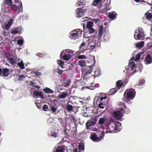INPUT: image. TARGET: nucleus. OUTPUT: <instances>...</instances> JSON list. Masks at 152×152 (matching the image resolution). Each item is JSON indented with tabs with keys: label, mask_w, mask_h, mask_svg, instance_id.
I'll list each match as a JSON object with an SVG mask.
<instances>
[{
	"label": "nucleus",
	"mask_w": 152,
	"mask_h": 152,
	"mask_svg": "<svg viewBox=\"0 0 152 152\" xmlns=\"http://www.w3.org/2000/svg\"><path fill=\"white\" fill-rule=\"evenodd\" d=\"M112 131H112L111 130V129H109L108 128V129H106V131H105V132H106L107 133H110Z\"/></svg>",
	"instance_id": "nucleus-52"
},
{
	"label": "nucleus",
	"mask_w": 152,
	"mask_h": 152,
	"mask_svg": "<svg viewBox=\"0 0 152 152\" xmlns=\"http://www.w3.org/2000/svg\"><path fill=\"white\" fill-rule=\"evenodd\" d=\"M145 15L146 18L148 19H151L152 17V14L148 12L146 13Z\"/></svg>",
	"instance_id": "nucleus-36"
},
{
	"label": "nucleus",
	"mask_w": 152,
	"mask_h": 152,
	"mask_svg": "<svg viewBox=\"0 0 152 152\" xmlns=\"http://www.w3.org/2000/svg\"><path fill=\"white\" fill-rule=\"evenodd\" d=\"M82 32V31L81 29H75L69 33V36L71 39L77 40L80 37Z\"/></svg>",
	"instance_id": "nucleus-2"
},
{
	"label": "nucleus",
	"mask_w": 152,
	"mask_h": 152,
	"mask_svg": "<svg viewBox=\"0 0 152 152\" xmlns=\"http://www.w3.org/2000/svg\"><path fill=\"white\" fill-rule=\"evenodd\" d=\"M140 53L137 54L136 56V59H135L134 57H133L131 60L129 62V66L132 68V70H133V68L135 66V64L134 62L133 61V60H135V61H137L140 58Z\"/></svg>",
	"instance_id": "nucleus-6"
},
{
	"label": "nucleus",
	"mask_w": 152,
	"mask_h": 152,
	"mask_svg": "<svg viewBox=\"0 0 152 152\" xmlns=\"http://www.w3.org/2000/svg\"><path fill=\"white\" fill-rule=\"evenodd\" d=\"M51 110L53 112H54L56 111V109L55 107H52Z\"/></svg>",
	"instance_id": "nucleus-56"
},
{
	"label": "nucleus",
	"mask_w": 152,
	"mask_h": 152,
	"mask_svg": "<svg viewBox=\"0 0 152 152\" xmlns=\"http://www.w3.org/2000/svg\"><path fill=\"white\" fill-rule=\"evenodd\" d=\"M19 31L17 29H15L13 30L12 31V33L13 34H16L18 33Z\"/></svg>",
	"instance_id": "nucleus-46"
},
{
	"label": "nucleus",
	"mask_w": 152,
	"mask_h": 152,
	"mask_svg": "<svg viewBox=\"0 0 152 152\" xmlns=\"http://www.w3.org/2000/svg\"><path fill=\"white\" fill-rule=\"evenodd\" d=\"M3 75L5 76H8L11 74V72L7 69H5L2 71Z\"/></svg>",
	"instance_id": "nucleus-12"
},
{
	"label": "nucleus",
	"mask_w": 152,
	"mask_h": 152,
	"mask_svg": "<svg viewBox=\"0 0 152 152\" xmlns=\"http://www.w3.org/2000/svg\"><path fill=\"white\" fill-rule=\"evenodd\" d=\"M8 61L12 65H15L17 64L16 61L13 58H8Z\"/></svg>",
	"instance_id": "nucleus-16"
},
{
	"label": "nucleus",
	"mask_w": 152,
	"mask_h": 152,
	"mask_svg": "<svg viewBox=\"0 0 152 152\" xmlns=\"http://www.w3.org/2000/svg\"><path fill=\"white\" fill-rule=\"evenodd\" d=\"M87 31H88V34H90L91 33H94V30L93 28H90L87 29Z\"/></svg>",
	"instance_id": "nucleus-37"
},
{
	"label": "nucleus",
	"mask_w": 152,
	"mask_h": 152,
	"mask_svg": "<svg viewBox=\"0 0 152 152\" xmlns=\"http://www.w3.org/2000/svg\"><path fill=\"white\" fill-rule=\"evenodd\" d=\"M25 77L23 75H20L19 77V78L20 80H22Z\"/></svg>",
	"instance_id": "nucleus-54"
},
{
	"label": "nucleus",
	"mask_w": 152,
	"mask_h": 152,
	"mask_svg": "<svg viewBox=\"0 0 152 152\" xmlns=\"http://www.w3.org/2000/svg\"><path fill=\"white\" fill-rule=\"evenodd\" d=\"M103 104L102 103H101L99 104L98 106L101 109H103L104 108V107L103 106Z\"/></svg>",
	"instance_id": "nucleus-49"
},
{
	"label": "nucleus",
	"mask_w": 152,
	"mask_h": 152,
	"mask_svg": "<svg viewBox=\"0 0 152 152\" xmlns=\"http://www.w3.org/2000/svg\"><path fill=\"white\" fill-rule=\"evenodd\" d=\"M18 63L17 64L22 69H24L25 67L22 60L20 59H19L18 60Z\"/></svg>",
	"instance_id": "nucleus-13"
},
{
	"label": "nucleus",
	"mask_w": 152,
	"mask_h": 152,
	"mask_svg": "<svg viewBox=\"0 0 152 152\" xmlns=\"http://www.w3.org/2000/svg\"><path fill=\"white\" fill-rule=\"evenodd\" d=\"M115 123L113 120H112L108 124V128L111 129L112 131H113L115 129Z\"/></svg>",
	"instance_id": "nucleus-10"
},
{
	"label": "nucleus",
	"mask_w": 152,
	"mask_h": 152,
	"mask_svg": "<svg viewBox=\"0 0 152 152\" xmlns=\"http://www.w3.org/2000/svg\"><path fill=\"white\" fill-rule=\"evenodd\" d=\"M84 148V145L82 143H80L79 145V150L80 151L83 150Z\"/></svg>",
	"instance_id": "nucleus-30"
},
{
	"label": "nucleus",
	"mask_w": 152,
	"mask_h": 152,
	"mask_svg": "<svg viewBox=\"0 0 152 152\" xmlns=\"http://www.w3.org/2000/svg\"><path fill=\"white\" fill-rule=\"evenodd\" d=\"M11 8L15 12L18 11L19 9V7L16 5H12L11 6Z\"/></svg>",
	"instance_id": "nucleus-22"
},
{
	"label": "nucleus",
	"mask_w": 152,
	"mask_h": 152,
	"mask_svg": "<svg viewBox=\"0 0 152 152\" xmlns=\"http://www.w3.org/2000/svg\"><path fill=\"white\" fill-rule=\"evenodd\" d=\"M68 94L67 93L63 92L61 94H59L58 97L61 99H63L65 98L67 96Z\"/></svg>",
	"instance_id": "nucleus-17"
},
{
	"label": "nucleus",
	"mask_w": 152,
	"mask_h": 152,
	"mask_svg": "<svg viewBox=\"0 0 152 152\" xmlns=\"http://www.w3.org/2000/svg\"><path fill=\"white\" fill-rule=\"evenodd\" d=\"M87 46H88L90 49H93L95 48L96 47H97V46H96L95 45H91L89 44V43L88 42L87 44Z\"/></svg>",
	"instance_id": "nucleus-41"
},
{
	"label": "nucleus",
	"mask_w": 152,
	"mask_h": 152,
	"mask_svg": "<svg viewBox=\"0 0 152 152\" xmlns=\"http://www.w3.org/2000/svg\"><path fill=\"white\" fill-rule=\"evenodd\" d=\"M93 25V23L91 21H88L87 23V29L90 28H92V27Z\"/></svg>",
	"instance_id": "nucleus-25"
},
{
	"label": "nucleus",
	"mask_w": 152,
	"mask_h": 152,
	"mask_svg": "<svg viewBox=\"0 0 152 152\" xmlns=\"http://www.w3.org/2000/svg\"><path fill=\"white\" fill-rule=\"evenodd\" d=\"M88 41H89V42H88L89 44L91 45H95L96 46H98V45H96V41L93 42L91 41V42H90L89 40Z\"/></svg>",
	"instance_id": "nucleus-42"
},
{
	"label": "nucleus",
	"mask_w": 152,
	"mask_h": 152,
	"mask_svg": "<svg viewBox=\"0 0 152 152\" xmlns=\"http://www.w3.org/2000/svg\"><path fill=\"white\" fill-rule=\"evenodd\" d=\"M134 90L133 89H128L125 91L124 96L127 102H129L133 99L134 97Z\"/></svg>",
	"instance_id": "nucleus-4"
},
{
	"label": "nucleus",
	"mask_w": 152,
	"mask_h": 152,
	"mask_svg": "<svg viewBox=\"0 0 152 152\" xmlns=\"http://www.w3.org/2000/svg\"><path fill=\"white\" fill-rule=\"evenodd\" d=\"M86 1V0H78L76 4V6L77 7H79L84 5Z\"/></svg>",
	"instance_id": "nucleus-14"
},
{
	"label": "nucleus",
	"mask_w": 152,
	"mask_h": 152,
	"mask_svg": "<svg viewBox=\"0 0 152 152\" xmlns=\"http://www.w3.org/2000/svg\"><path fill=\"white\" fill-rule=\"evenodd\" d=\"M37 55L38 56H39V57H41L42 56V54H40V53H37Z\"/></svg>",
	"instance_id": "nucleus-60"
},
{
	"label": "nucleus",
	"mask_w": 152,
	"mask_h": 152,
	"mask_svg": "<svg viewBox=\"0 0 152 152\" xmlns=\"http://www.w3.org/2000/svg\"><path fill=\"white\" fill-rule=\"evenodd\" d=\"M74 152H78L77 149H75L74 150Z\"/></svg>",
	"instance_id": "nucleus-62"
},
{
	"label": "nucleus",
	"mask_w": 152,
	"mask_h": 152,
	"mask_svg": "<svg viewBox=\"0 0 152 152\" xmlns=\"http://www.w3.org/2000/svg\"><path fill=\"white\" fill-rule=\"evenodd\" d=\"M87 74H90L91 73L92 71V66H89L87 68Z\"/></svg>",
	"instance_id": "nucleus-32"
},
{
	"label": "nucleus",
	"mask_w": 152,
	"mask_h": 152,
	"mask_svg": "<svg viewBox=\"0 0 152 152\" xmlns=\"http://www.w3.org/2000/svg\"><path fill=\"white\" fill-rule=\"evenodd\" d=\"M105 120V119L104 117L100 118L99 121V124H103L104 123Z\"/></svg>",
	"instance_id": "nucleus-29"
},
{
	"label": "nucleus",
	"mask_w": 152,
	"mask_h": 152,
	"mask_svg": "<svg viewBox=\"0 0 152 152\" xmlns=\"http://www.w3.org/2000/svg\"><path fill=\"white\" fill-rule=\"evenodd\" d=\"M91 138L94 141L99 142L100 141L101 139L103 138V137H101L100 138H99L97 137L96 133H93L91 135Z\"/></svg>",
	"instance_id": "nucleus-8"
},
{
	"label": "nucleus",
	"mask_w": 152,
	"mask_h": 152,
	"mask_svg": "<svg viewBox=\"0 0 152 152\" xmlns=\"http://www.w3.org/2000/svg\"><path fill=\"white\" fill-rule=\"evenodd\" d=\"M2 72L1 69L0 68V75H1Z\"/></svg>",
	"instance_id": "nucleus-64"
},
{
	"label": "nucleus",
	"mask_w": 152,
	"mask_h": 152,
	"mask_svg": "<svg viewBox=\"0 0 152 152\" xmlns=\"http://www.w3.org/2000/svg\"><path fill=\"white\" fill-rule=\"evenodd\" d=\"M115 118L117 120L121 119L123 116L122 112L121 111H115L113 112Z\"/></svg>",
	"instance_id": "nucleus-7"
},
{
	"label": "nucleus",
	"mask_w": 152,
	"mask_h": 152,
	"mask_svg": "<svg viewBox=\"0 0 152 152\" xmlns=\"http://www.w3.org/2000/svg\"><path fill=\"white\" fill-rule=\"evenodd\" d=\"M107 98L106 96L101 97L100 98V100L101 101H102L104 99H106Z\"/></svg>",
	"instance_id": "nucleus-53"
},
{
	"label": "nucleus",
	"mask_w": 152,
	"mask_h": 152,
	"mask_svg": "<svg viewBox=\"0 0 152 152\" xmlns=\"http://www.w3.org/2000/svg\"><path fill=\"white\" fill-rule=\"evenodd\" d=\"M42 91L39 92L37 91H34L33 93V96L34 97H37L39 96Z\"/></svg>",
	"instance_id": "nucleus-28"
},
{
	"label": "nucleus",
	"mask_w": 152,
	"mask_h": 152,
	"mask_svg": "<svg viewBox=\"0 0 152 152\" xmlns=\"http://www.w3.org/2000/svg\"><path fill=\"white\" fill-rule=\"evenodd\" d=\"M23 40L22 39H19L18 40V44L20 45H23Z\"/></svg>",
	"instance_id": "nucleus-43"
},
{
	"label": "nucleus",
	"mask_w": 152,
	"mask_h": 152,
	"mask_svg": "<svg viewBox=\"0 0 152 152\" xmlns=\"http://www.w3.org/2000/svg\"><path fill=\"white\" fill-rule=\"evenodd\" d=\"M39 96L41 97V98L42 99L44 97V96L42 94V92L40 94Z\"/></svg>",
	"instance_id": "nucleus-57"
},
{
	"label": "nucleus",
	"mask_w": 152,
	"mask_h": 152,
	"mask_svg": "<svg viewBox=\"0 0 152 152\" xmlns=\"http://www.w3.org/2000/svg\"><path fill=\"white\" fill-rule=\"evenodd\" d=\"M35 83H34L33 81H31L30 83V85L31 86H32L34 87H35L36 88H37L38 89L39 88H40V86H35Z\"/></svg>",
	"instance_id": "nucleus-38"
},
{
	"label": "nucleus",
	"mask_w": 152,
	"mask_h": 152,
	"mask_svg": "<svg viewBox=\"0 0 152 152\" xmlns=\"http://www.w3.org/2000/svg\"><path fill=\"white\" fill-rule=\"evenodd\" d=\"M10 26L8 24L5 25L4 27V28L6 30H8L10 28Z\"/></svg>",
	"instance_id": "nucleus-50"
},
{
	"label": "nucleus",
	"mask_w": 152,
	"mask_h": 152,
	"mask_svg": "<svg viewBox=\"0 0 152 152\" xmlns=\"http://www.w3.org/2000/svg\"><path fill=\"white\" fill-rule=\"evenodd\" d=\"M120 106L122 107L121 108L122 109L123 108H125L126 106L124 105V104L122 102H120L118 104Z\"/></svg>",
	"instance_id": "nucleus-44"
},
{
	"label": "nucleus",
	"mask_w": 152,
	"mask_h": 152,
	"mask_svg": "<svg viewBox=\"0 0 152 152\" xmlns=\"http://www.w3.org/2000/svg\"><path fill=\"white\" fill-rule=\"evenodd\" d=\"M77 58L79 59H82V58L85 59L86 58V56L84 55H79L78 56Z\"/></svg>",
	"instance_id": "nucleus-45"
},
{
	"label": "nucleus",
	"mask_w": 152,
	"mask_h": 152,
	"mask_svg": "<svg viewBox=\"0 0 152 152\" xmlns=\"http://www.w3.org/2000/svg\"><path fill=\"white\" fill-rule=\"evenodd\" d=\"M57 70L58 71V73L59 74H61V73H62L63 72V70H60L59 69H57Z\"/></svg>",
	"instance_id": "nucleus-55"
},
{
	"label": "nucleus",
	"mask_w": 152,
	"mask_h": 152,
	"mask_svg": "<svg viewBox=\"0 0 152 152\" xmlns=\"http://www.w3.org/2000/svg\"><path fill=\"white\" fill-rule=\"evenodd\" d=\"M96 122V121L95 119L88 120L86 124L87 127L89 128L90 126L95 124Z\"/></svg>",
	"instance_id": "nucleus-9"
},
{
	"label": "nucleus",
	"mask_w": 152,
	"mask_h": 152,
	"mask_svg": "<svg viewBox=\"0 0 152 152\" xmlns=\"http://www.w3.org/2000/svg\"><path fill=\"white\" fill-rule=\"evenodd\" d=\"M12 0H5L4 1V3L6 4L7 6H10L12 5Z\"/></svg>",
	"instance_id": "nucleus-26"
},
{
	"label": "nucleus",
	"mask_w": 152,
	"mask_h": 152,
	"mask_svg": "<svg viewBox=\"0 0 152 152\" xmlns=\"http://www.w3.org/2000/svg\"><path fill=\"white\" fill-rule=\"evenodd\" d=\"M58 69V68L56 69H54L53 70V72H57L58 73V71L57 69Z\"/></svg>",
	"instance_id": "nucleus-59"
},
{
	"label": "nucleus",
	"mask_w": 152,
	"mask_h": 152,
	"mask_svg": "<svg viewBox=\"0 0 152 152\" xmlns=\"http://www.w3.org/2000/svg\"><path fill=\"white\" fill-rule=\"evenodd\" d=\"M88 40H89V39H85L84 40V41H86V42H83L81 45L80 46V49L82 48L83 49L84 48V47H85L86 45H87V43H88Z\"/></svg>",
	"instance_id": "nucleus-18"
},
{
	"label": "nucleus",
	"mask_w": 152,
	"mask_h": 152,
	"mask_svg": "<svg viewBox=\"0 0 152 152\" xmlns=\"http://www.w3.org/2000/svg\"><path fill=\"white\" fill-rule=\"evenodd\" d=\"M48 109V107L46 104L44 105L43 107V109L44 111H46Z\"/></svg>",
	"instance_id": "nucleus-47"
},
{
	"label": "nucleus",
	"mask_w": 152,
	"mask_h": 152,
	"mask_svg": "<svg viewBox=\"0 0 152 152\" xmlns=\"http://www.w3.org/2000/svg\"><path fill=\"white\" fill-rule=\"evenodd\" d=\"M135 0V1L137 2H139L140 1V0Z\"/></svg>",
	"instance_id": "nucleus-63"
},
{
	"label": "nucleus",
	"mask_w": 152,
	"mask_h": 152,
	"mask_svg": "<svg viewBox=\"0 0 152 152\" xmlns=\"http://www.w3.org/2000/svg\"><path fill=\"white\" fill-rule=\"evenodd\" d=\"M88 31H87V32H86V31H84V34H83V37L84 38H86V39L87 38H88V39L90 37V34H88Z\"/></svg>",
	"instance_id": "nucleus-31"
},
{
	"label": "nucleus",
	"mask_w": 152,
	"mask_h": 152,
	"mask_svg": "<svg viewBox=\"0 0 152 152\" xmlns=\"http://www.w3.org/2000/svg\"><path fill=\"white\" fill-rule=\"evenodd\" d=\"M73 52L69 49L63 50L61 53L60 57L61 59L67 61L71 58Z\"/></svg>",
	"instance_id": "nucleus-1"
},
{
	"label": "nucleus",
	"mask_w": 152,
	"mask_h": 152,
	"mask_svg": "<svg viewBox=\"0 0 152 152\" xmlns=\"http://www.w3.org/2000/svg\"><path fill=\"white\" fill-rule=\"evenodd\" d=\"M72 106L70 105H68L66 107L67 110L68 111L72 110Z\"/></svg>",
	"instance_id": "nucleus-40"
},
{
	"label": "nucleus",
	"mask_w": 152,
	"mask_h": 152,
	"mask_svg": "<svg viewBox=\"0 0 152 152\" xmlns=\"http://www.w3.org/2000/svg\"><path fill=\"white\" fill-rule=\"evenodd\" d=\"M15 1V3H17L18 2H19L18 0H14Z\"/></svg>",
	"instance_id": "nucleus-61"
},
{
	"label": "nucleus",
	"mask_w": 152,
	"mask_h": 152,
	"mask_svg": "<svg viewBox=\"0 0 152 152\" xmlns=\"http://www.w3.org/2000/svg\"><path fill=\"white\" fill-rule=\"evenodd\" d=\"M43 91L46 93L51 94L53 93V90L48 88H45L43 89Z\"/></svg>",
	"instance_id": "nucleus-23"
},
{
	"label": "nucleus",
	"mask_w": 152,
	"mask_h": 152,
	"mask_svg": "<svg viewBox=\"0 0 152 152\" xmlns=\"http://www.w3.org/2000/svg\"><path fill=\"white\" fill-rule=\"evenodd\" d=\"M101 1V0H94L92 5L94 6H96Z\"/></svg>",
	"instance_id": "nucleus-34"
},
{
	"label": "nucleus",
	"mask_w": 152,
	"mask_h": 152,
	"mask_svg": "<svg viewBox=\"0 0 152 152\" xmlns=\"http://www.w3.org/2000/svg\"><path fill=\"white\" fill-rule=\"evenodd\" d=\"M20 4H19V6H20V7L21 9H23V6L22 4V3L21 2H20V3H19Z\"/></svg>",
	"instance_id": "nucleus-58"
},
{
	"label": "nucleus",
	"mask_w": 152,
	"mask_h": 152,
	"mask_svg": "<svg viewBox=\"0 0 152 152\" xmlns=\"http://www.w3.org/2000/svg\"><path fill=\"white\" fill-rule=\"evenodd\" d=\"M117 14L115 12L110 13L108 16L109 18L112 19L113 20L115 19L116 18Z\"/></svg>",
	"instance_id": "nucleus-19"
},
{
	"label": "nucleus",
	"mask_w": 152,
	"mask_h": 152,
	"mask_svg": "<svg viewBox=\"0 0 152 152\" xmlns=\"http://www.w3.org/2000/svg\"><path fill=\"white\" fill-rule=\"evenodd\" d=\"M144 83L145 81L144 80H140L139 82L138 86H142L143 84H144Z\"/></svg>",
	"instance_id": "nucleus-39"
},
{
	"label": "nucleus",
	"mask_w": 152,
	"mask_h": 152,
	"mask_svg": "<svg viewBox=\"0 0 152 152\" xmlns=\"http://www.w3.org/2000/svg\"><path fill=\"white\" fill-rule=\"evenodd\" d=\"M77 63L78 65L81 67H85L86 65V63L84 60H82L78 61Z\"/></svg>",
	"instance_id": "nucleus-20"
},
{
	"label": "nucleus",
	"mask_w": 152,
	"mask_h": 152,
	"mask_svg": "<svg viewBox=\"0 0 152 152\" xmlns=\"http://www.w3.org/2000/svg\"><path fill=\"white\" fill-rule=\"evenodd\" d=\"M144 45V42H140L137 43L136 44L137 47L139 48H142Z\"/></svg>",
	"instance_id": "nucleus-27"
},
{
	"label": "nucleus",
	"mask_w": 152,
	"mask_h": 152,
	"mask_svg": "<svg viewBox=\"0 0 152 152\" xmlns=\"http://www.w3.org/2000/svg\"><path fill=\"white\" fill-rule=\"evenodd\" d=\"M34 73L37 76H39L41 75V73L38 72H34Z\"/></svg>",
	"instance_id": "nucleus-51"
},
{
	"label": "nucleus",
	"mask_w": 152,
	"mask_h": 152,
	"mask_svg": "<svg viewBox=\"0 0 152 152\" xmlns=\"http://www.w3.org/2000/svg\"><path fill=\"white\" fill-rule=\"evenodd\" d=\"M123 84V82L121 80H119L116 82V86L118 87H121L122 85Z\"/></svg>",
	"instance_id": "nucleus-33"
},
{
	"label": "nucleus",
	"mask_w": 152,
	"mask_h": 152,
	"mask_svg": "<svg viewBox=\"0 0 152 152\" xmlns=\"http://www.w3.org/2000/svg\"><path fill=\"white\" fill-rule=\"evenodd\" d=\"M87 8L86 7H82V8L77 9L76 10V14L77 17H81L86 13L87 10Z\"/></svg>",
	"instance_id": "nucleus-5"
},
{
	"label": "nucleus",
	"mask_w": 152,
	"mask_h": 152,
	"mask_svg": "<svg viewBox=\"0 0 152 152\" xmlns=\"http://www.w3.org/2000/svg\"><path fill=\"white\" fill-rule=\"evenodd\" d=\"M145 34L143 30L141 28H138L136 29L134 35V37L136 40H142L144 39Z\"/></svg>",
	"instance_id": "nucleus-3"
},
{
	"label": "nucleus",
	"mask_w": 152,
	"mask_h": 152,
	"mask_svg": "<svg viewBox=\"0 0 152 152\" xmlns=\"http://www.w3.org/2000/svg\"><path fill=\"white\" fill-rule=\"evenodd\" d=\"M57 64L60 66L62 69H65L66 68L67 65L64 63V62L61 60H58L57 61Z\"/></svg>",
	"instance_id": "nucleus-11"
},
{
	"label": "nucleus",
	"mask_w": 152,
	"mask_h": 152,
	"mask_svg": "<svg viewBox=\"0 0 152 152\" xmlns=\"http://www.w3.org/2000/svg\"><path fill=\"white\" fill-rule=\"evenodd\" d=\"M115 129L118 130H119L120 129H121V124L119 122H117L115 123Z\"/></svg>",
	"instance_id": "nucleus-21"
},
{
	"label": "nucleus",
	"mask_w": 152,
	"mask_h": 152,
	"mask_svg": "<svg viewBox=\"0 0 152 152\" xmlns=\"http://www.w3.org/2000/svg\"><path fill=\"white\" fill-rule=\"evenodd\" d=\"M152 62L151 58L150 56L148 54L147 55L145 59V64H146L151 63Z\"/></svg>",
	"instance_id": "nucleus-15"
},
{
	"label": "nucleus",
	"mask_w": 152,
	"mask_h": 152,
	"mask_svg": "<svg viewBox=\"0 0 152 152\" xmlns=\"http://www.w3.org/2000/svg\"><path fill=\"white\" fill-rule=\"evenodd\" d=\"M63 148L62 147H58L56 149L55 152H62L63 151Z\"/></svg>",
	"instance_id": "nucleus-35"
},
{
	"label": "nucleus",
	"mask_w": 152,
	"mask_h": 152,
	"mask_svg": "<svg viewBox=\"0 0 152 152\" xmlns=\"http://www.w3.org/2000/svg\"><path fill=\"white\" fill-rule=\"evenodd\" d=\"M13 22V20L12 19H11L9 21L8 24L10 27L12 23Z\"/></svg>",
	"instance_id": "nucleus-48"
},
{
	"label": "nucleus",
	"mask_w": 152,
	"mask_h": 152,
	"mask_svg": "<svg viewBox=\"0 0 152 152\" xmlns=\"http://www.w3.org/2000/svg\"><path fill=\"white\" fill-rule=\"evenodd\" d=\"M99 36L100 37L102 36L103 33V28L102 26H99Z\"/></svg>",
	"instance_id": "nucleus-24"
}]
</instances>
